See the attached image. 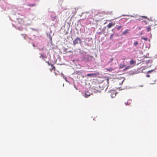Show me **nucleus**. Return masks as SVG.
<instances>
[{"mask_svg": "<svg viewBox=\"0 0 157 157\" xmlns=\"http://www.w3.org/2000/svg\"><path fill=\"white\" fill-rule=\"evenodd\" d=\"M78 42L80 44L81 43V40L78 37H77L73 41V44L74 45H75L76 44L78 43Z\"/></svg>", "mask_w": 157, "mask_h": 157, "instance_id": "1", "label": "nucleus"}, {"mask_svg": "<svg viewBox=\"0 0 157 157\" xmlns=\"http://www.w3.org/2000/svg\"><path fill=\"white\" fill-rule=\"evenodd\" d=\"M99 72L94 73L88 74L87 75V76L91 78H95L97 76V75H99Z\"/></svg>", "mask_w": 157, "mask_h": 157, "instance_id": "2", "label": "nucleus"}, {"mask_svg": "<svg viewBox=\"0 0 157 157\" xmlns=\"http://www.w3.org/2000/svg\"><path fill=\"white\" fill-rule=\"evenodd\" d=\"M46 62L48 63V65H51L52 67V68L51 70H55V67L52 64H50L48 61H46Z\"/></svg>", "mask_w": 157, "mask_h": 157, "instance_id": "3", "label": "nucleus"}, {"mask_svg": "<svg viewBox=\"0 0 157 157\" xmlns=\"http://www.w3.org/2000/svg\"><path fill=\"white\" fill-rule=\"evenodd\" d=\"M115 24L112 23H110L107 25V27L108 29L111 28L113 25H114Z\"/></svg>", "mask_w": 157, "mask_h": 157, "instance_id": "4", "label": "nucleus"}, {"mask_svg": "<svg viewBox=\"0 0 157 157\" xmlns=\"http://www.w3.org/2000/svg\"><path fill=\"white\" fill-rule=\"evenodd\" d=\"M131 102L132 100H131L129 99L128 100V101L127 102H125V104L126 105H129L131 104Z\"/></svg>", "mask_w": 157, "mask_h": 157, "instance_id": "5", "label": "nucleus"}, {"mask_svg": "<svg viewBox=\"0 0 157 157\" xmlns=\"http://www.w3.org/2000/svg\"><path fill=\"white\" fill-rule=\"evenodd\" d=\"M106 70L109 72H111L114 70V69L112 67H110L109 68H106Z\"/></svg>", "mask_w": 157, "mask_h": 157, "instance_id": "6", "label": "nucleus"}, {"mask_svg": "<svg viewBox=\"0 0 157 157\" xmlns=\"http://www.w3.org/2000/svg\"><path fill=\"white\" fill-rule=\"evenodd\" d=\"M129 30L128 29H126L122 33V35H125L129 33Z\"/></svg>", "mask_w": 157, "mask_h": 157, "instance_id": "7", "label": "nucleus"}, {"mask_svg": "<svg viewBox=\"0 0 157 157\" xmlns=\"http://www.w3.org/2000/svg\"><path fill=\"white\" fill-rule=\"evenodd\" d=\"M90 95V93L88 92H86L85 94L84 97L85 98H87Z\"/></svg>", "mask_w": 157, "mask_h": 157, "instance_id": "8", "label": "nucleus"}, {"mask_svg": "<svg viewBox=\"0 0 157 157\" xmlns=\"http://www.w3.org/2000/svg\"><path fill=\"white\" fill-rule=\"evenodd\" d=\"M136 62V61L134 60H131L130 61V65H132L135 64Z\"/></svg>", "mask_w": 157, "mask_h": 157, "instance_id": "9", "label": "nucleus"}, {"mask_svg": "<svg viewBox=\"0 0 157 157\" xmlns=\"http://www.w3.org/2000/svg\"><path fill=\"white\" fill-rule=\"evenodd\" d=\"M125 65L124 63H121L120 65V68H122L124 67H125Z\"/></svg>", "mask_w": 157, "mask_h": 157, "instance_id": "10", "label": "nucleus"}, {"mask_svg": "<svg viewBox=\"0 0 157 157\" xmlns=\"http://www.w3.org/2000/svg\"><path fill=\"white\" fill-rule=\"evenodd\" d=\"M116 92H113L111 94V97L113 98H114L116 96Z\"/></svg>", "mask_w": 157, "mask_h": 157, "instance_id": "11", "label": "nucleus"}, {"mask_svg": "<svg viewBox=\"0 0 157 157\" xmlns=\"http://www.w3.org/2000/svg\"><path fill=\"white\" fill-rule=\"evenodd\" d=\"M40 58H42L43 59H45V58H47L46 56H45L44 55H43V54H40Z\"/></svg>", "mask_w": 157, "mask_h": 157, "instance_id": "12", "label": "nucleus"}, {"mask_svg": "<svg viewBox=\"0 0 157 157\" xmlns=\"http://www.w3.org/2000/svg\"><path fill=\"white\" fill-rule=\"evenodd\" d=\"M147 32L149 31L151 29V28L150 27L148 26L147 28Z\"/></svg>", "mask_w": 157, "mask_h": 157, "instance_id": "13", "label": "nucleus"}, {"mask_svg": "<svg viewBox=\"0 0 157 157\" xmlns=\"http://www.w3.org/2000/svg\"><path fill=\"white\" fill-rule=\"evenodd\" d=\"M130 68H131L130 66H127V67H126L124 69V70H127L128 69H130Z\"/></svg>", "mask_w": 157, "mask_h": 157, "instance_id": "14", "label": "nucleus"}, {"mask_svg": "<svg viewBox=\"0 0 157 157\" xmlns=\"http://www.w3.org/2000/svg\"><path fill=\"white\" fill-rule=\"evenodd\" d=\"M122 27L121 26H119L117 27V30H119L121 28H122Z\"/></svg>", "mask_w": 157, "mask_h": 157, "instance_id": "15", "label": "nucleus"}, {"mask_svg": "<svg viewBox=\"0 0 157 157\" xmlns=\"http://www.w3.org/2000/svg\"><path fill=\"white\" fill-rule=\"evenodd\" d=\"M36 5L35 4H29L28 5V6H35Z\"/></svg>", "mask_w": 157, "mask_h": 157, "instance_id": "16", "label": "nucleus"}, {"mask_svg": "<svg viewBox=\"0 0 157 157\" xmlns=\"http://www.w3.org/2000/svg\"><path fill=\"white\" fill-rule=\"evenodd\" d=\"M138 42L137 41H136V42H135L134 44H133V45H134V46H136L138 44Z\"/></svg>", "mask_w": 157, "mask_h": 157, "instance_id": "17", "label": "nucleus"}, {"mask_svg": "<svg viewBox=\"0 0 157 157\" xmlns=\"http://www.w3.org/2000/svg\"><path fill=\"white\" fill-rule=\"evenodd\" d=\"M153 71V70H150V71H148L147 72V73H150L151 72H152Z\"/></svg>", "mask_w": 157, "mask_h": 157, "instance_id": "18", "label": "nucleus"}, {"mask_svg": "<svg viewBox=\"0 0 157 157\" xmlns=\"http://www.w3.org/2000/svg\"><path fill=\"white\" fill-rule=\"evenodd\" d=\"M142 39H144L145 41H147V38H145V37L142 38Z\"/></svg>", "mask_w": 157, "mask_h": 157, "instance_id": "19", "label": "nucleus"}, {"mask_svg": "<svg viewBox=\"0 0 157 157\" xmlns=\"http://www.w3.org/2000/svg\"><path fill=\"white\" fill-rule=\"evenodd\" d=\"M113 34H111L110 36V38L111 39H112V37H113Z\"/></svg>", "mask_w": 157, "mask_h": 157, "instance_id": "20", "label": "nucleus"}, {"mask_svg": "<svg viewBox=\"0 0 157 157\" xmlns=\"http://www.w3.org/2000/svg\"><path fill=\"white\" fill-rule=\"evenodd\" d=\"M113 60V58H111V59H110V62H112Z\"/></svg>", "mask_w": 157, "mask_h": 157, "instance_id": "21", "label": "nucleus"}, {"mask_svg": "<svg viewBox=\"0 0 157 157\" xmlns=\"http://www.w3.org/2000/svg\"><path fill=\"white\" fill-rule=\"evenodd\" d=\"M155 81H154V82H151L150 83V84H154L155 83Z\"/></svg>", "mask_w": 157, "mask_h": 157, "instance_id": "22", "label": "nucleus"}, {"mask_svg": "<svg viewBox=\"0 0 157 157\" xmlns=\"http://www.w3.org/2000/svg\"><path fill=\"white\" fill-rule=\"evenodd\" d=\"M146 77H150V75H147L146 76Z\"/></svg>", "mask_w": 157, "mask_h": 157, "instance_id": "23", "label": "nucleus"}, {"mask_svg": "<svg viewBox=\"0 0 157 157\" xmlns=\"http://www.w3.org/2000/svg\"><path fill=\"white\" fill-rule=\"evenodd\" d=\"M124 80H123L122 81V82H121V84H122L123 82H124Z\"/></svg>", "mask_w": 157, "mask_h": 157, "instance_id": "24", "label": "nucleus"}, {"mask_svg": "<svg viewBox=\"0 0 157 157\" xmlns=\"http://www.w3.org/2000/svg\"><path fill=\"white\" fill-rule=\"evenodd\" d=\"M80 73V72H79V71H78V72L77 73L78 74V73Z\"/></svg>", "mask_w": 157, "mask_h": 157, "instance_id": "25", "label": "nucleus"}, {"mask_svg": "<svg viewBox=\"0 0 157 157\" xmlns=\"http://www.w3.org/2000/svg\"><path fill=\"white\" fill-rule=\"evenodd\" d=\"M144 18H147V17H145V16H144Z\"/></svg>", "mask_w": 157, "mask_h": 157, "instance_id": "26", "label": "nucleus"}, {"mask_svg": "<svg viewBox=\"0 0 157 157\" xmlns=\"http://www.w3.org/2000/svg\"><path fill=\"white\" fill-rule=\"evenodd\" d=\"M156 68L157 69V66L156 67Z\"/></svg>", "mask_w": 157, "mask_h": 157, "instance_id": "27", "label": "nucleus"}]
</instances>
